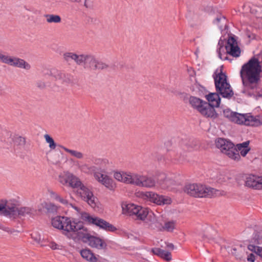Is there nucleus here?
I'll return each mask as SVG.
<instances>
[{"instance_id": "8", "label": "nucleus", "mask_w": 262, "mask_h": 262, "mask_svg": "<svg viewBox=\"0 0 262 262\" xmlns=\"http://www.w3.org/2000/svg\"><path fill=\"white\" fill-rule=\"evenodd\" d=\"M213 103L205 101L202 105L199 106L198 111L203 116L215 119L218 117L219 114L215 111Z\"/></svg>"}, {"instance_id": "37", "label": "nucleus", "mask_w": 262, "mask_h": 262, "mask_svg": "<svg viewBox=\"0 0 262 262\" xmlns=\"http://www.w3.org/2000/svg\"><path fill=\"white\" fill-rule=\"evenodd\" d=\"M250 243L256 244L260 245L262 244V235L259 232H255L253 234V237L250 241Z\"/></svg>"}, {"instance_id": "44", "label": "nucleus", "mask_w": 262, "mask_h": 262, "mask_svg": "<svg viewBox=\"0 0 262 262\" xmlns=\"http://www.w3.org/2000/svg\"><path fill=\"white\" fill-rule=\"evenodd\" d=\"M58 180L63 185H68L69 174L66 176H59Z\"/></svg>"}, {"instance_id": "10", "label": "nucleus", "mask_w": 262, "mask_h": 262, "mask_svg": "<svg viewBox=\"0 0 262 262\" xmlns=\"http://www.w3.org/2000/svg\"><path fill=\"white\" fill-rule=\"evenodd\" d=\"M144 195L145 196V199L159 205L168 204L171 203L170 199L166 198L163 195L158 194L154 192H146Z\"/></svg>"}, {"instance_id": "49", "label": "nucleus", "mask_w": 262, "mask_h": 262, "mask_svg": "<svg viewBox=\"0 0 262 262\" xmlns=\"http://www.w3.org/2000/svg\"><path fill=\"white\" fill-rule=\"evenodd\" d=\"M36 85L37 88L41 90L44 89L46 87V84L45 82L41 80H38L36 81Z\"/></svg>"}, {"instance_id": "55", "label": "nucleus", "mask_w": 262, "mask_h": 262, "mask_svg": "<svg viewBox=\"0 0 262 262\" xmlns=\"http://www.w3.org/2000/svg\"><path fill=\"white\" fill-rule=\"evenodd\" d=\"M50 194L51 196L56 201H57L59 198L60 197V196L57 193L52 191L50 192Z\"/></svg>"}, {"instance_id": "21", "label": "nucleus", "mask_w": 262, "mask_h": 262, "mask_svg": "<svg viewBox=\"0 0 262 262\" xmlns=\"http://www.w3.org/2000/svg\"><path fill=\"white\" fill-rule=\"evenodd\" d=\"M82 257L89 262H97L98 258L91 250L85 248L80 251Z\"/></svg>"}, {"instance_id": "11", "label": "nucleus", "mask_w": 262, "mask_h": 262, "mask_svg": "<svg viewBox=\"0 0 262 262\" xmlns=\"http://www.w3.org/2000/svg\"><path fill=\"white\" fill-rule=\"evenodd\" d=\"M2 204L4 206V208L2 211L1 215L9 217L10 218H16V204L11 201L7 200H2Z\"/></svg>"}, {"instance_id": "51", "label": "nucleus", "mask_w": 262, "mask_h": 262, "mask_svg": "<svg viewBox=\"0 0 262 262\" xmlns=\"http://www.w3.org/2000/svg\"><path fill=\"white\" fill-rule=\"evenodd\" d=\"M31 236L34 240L38 243H40L41 241L40 235H37L36 233H32Z\"/></svg>"}, {"instance_id": "57", "label": "nucleus", "mask_w": 262, "mask_h": 262, "mask_svg": "<svg viewBox=\"0 0 262 262\" xmlns=\"http://www.w3.org/2000/svg\"><path fill=\"white\" fill-rule=\"evenodd\" d=\"M166 246L167 248H169L171 250H173L174 249V246L172 243H167L166 244Z\"/></svg>"}, {"instance_id": "6", "label": "nucleus", "mask_w": 262, "mask_h": 262, "mask_svg": "<svg viewBox=\"0 0 262 262\" xmlns=\"http://www.w3.org/2000/svg\"><path fill=\"white\" fill-rule=\"evenodd\" d=\"M194 191L197 193L196 198H211L221 194L220 190L201 184H197V187L195 188Z\"/></svg>"}, {"instance_id": "45", "label": "nucleus", "mask_w": 262, "mask_h": 262, "mask_svg": "<svg viewBox=\"0 0 262 262\" xmlns=\"http://www.w3.org/2000/svg\"><path fill=\"white\" fill-rule=\"evenodd\" d=\"M11 61V57H9L8 56L3 55L0 53V61L9 64Z\"/></svg>"}, {"instance_id": "59", "label": "nucleus", "mask_w": 262, "mask_h": 262, "mask_svg": "<svg viewBox=\"0 0 262 262\" xmlns=\"http://www.w3.org/2000/svg\"><path fill=\"white\" fill-rule=\"evenodd\" d=\"M4 208V206L2 204V202L0 203V214L1 215L2 211Z\"/></svg>"}, {"instance_id": "48", "label": "nucleus", "mask_w": 262, "mask_h": 262, "mask_svg": "<svg viewBox=\"0 0 262 262\" xmlns=\"http://www.w3.org/2000/svg\"><path fill=\"white\" fill-rule=\"evenodd\" d=\"M46 208L47 209L48 211L50 212H53L56 210V206L54 204L51 203H50L49 204H47Z\"/></svg>"}, {"instance_id": "33", "label": "nucleus", "mask_w": 262, "mask_h": 262, "mask_svg": "<svg viewBox=\"0 0 262 262\" xmlns=\"http://www.w3.org/2000/svg\"><path fill=\"white\" fill-rule=\"evenodd\" d=\"M189 102L193 108L198 110L199 106L202 105L205 101L194 96H190Z\"/></svg>"}, {"instance_id": "39", "label": "nucleus", "mask_w": 262, "mask_h": 262, "mask_svg": "<svg viewBox=\"0 0 262 262\" xmlns=\"http://www.w3.org/2000/svg\"><path fill=\"white\" fill-rule=\"evenodd\" d=\"M73 52H66L63 54V58L64 61L66 62L69 65L71 64V62L73 60V57L75 55Z\"/></svg>"}, {"instance_id": "31", "label": "nucleus", "mask_w": 262, "mask_h": 262, "mask_svg": "<svg viewBox=\"0 0 262 262\" xmlns=\"http://www.w3.org/2000/svg\"><path fill=\"white\" fill-rule=\"evenodd\" d=\"M138 208V211L136 214L137 219L144 220L148 215H149V212L148 208L142 207L141 206H139Z\"/></svg>"}, {"instance_id": "14", "label": "nucleus", "mask_w": 262, "mask_h": 262, "mask_svg": "<svg viewBox=\"0 0 262 262\" xmlns=\"http://www.w3.org/2000/svg\"><path fill=\"white\" fill-rule=\"evenodd\" d=\"M94 176L96 180L106 187L110 190L114 189L115 184L114 183L113 180L110 177L99 172L97 173L96 172H95Z\"/></svg>"}, {"instance_id": "38", "label": "nucleus", "mask_w": 262, "mask_h": 262, "mask_svg": "<svg viewBox=\"0 0 262 262\" xmlns=\"http://www.w3.org/2000/svg\"><path fill=\"white\" fill-rule=\"evenodd\" d=\"M63 149L66 151V152L70 154L72 156L77 158V159H82L83 157V155L82 152L80 151H78L77 150H72L70 149L69 148H67L64 147H62Z\"/></svg>"}, {"instance_id": "42", "label": "nucleus", "mask_w": 262, "mask_h": 262, "mask_svg": "<svg viewBox=\"0 0 262 262\" xmlns=\"http://www.w3.org/2000/svg\"><path fill=\"white\" fill-rule=\"evenodd\" d=\"M218 45L219 46H220V48L219 50H217V52H218V54H219V57L221 59H224V60H228V57L226 56L224 58H222V54H221V49L223 48L224 46V40H223L221 38L220 39L219 41V43H218Z\"/></svg>"}, {"instance_id": "2", "label": "nucleus", "mask_w": 262, "mask_h": 262, "mask_svg": "<svg viewBox=\"0 0 262 262\" xmlns=\"http://www.w3.org/2000/svg\"><path fill=\"white\" fill-rule=\"evenodd\" d=\"M261 66L258 58L252 57L242 67L240 76L244 89L242 92L249 96L253 95L251 91L256 89L257 83L260 80Z\"/></svg>"}, {"instance_id": "19", "label": "nucleus", "mask_w": 262, "mask_h": 262, "mask_svg": "<svg viewBox=\"0 0 262 262\" xmlns=\"http://www.w3.org/2000/svg\"><path fill=\"white\" fill-rule=\"evenodd\" d=\"M151 252L153 254L158 256L167 261H170L172 259L171 254L170 252L159 248H153L151 249Z\"/></svg>"}, {"instance_id": "60", "label": "nucleus", "mask_w": 262, "mask_h": 262, "mask_svg": "<svg viewBox=\"0 0 262 262\" xmlns=\"http://www.w3.org/2000/svg\"><path fill=\"white\" fill-rule=\"evenodd\" d=\"M70 205H71V206H72V207H73L75 210H77V211H78V210H79V208H78V207H76V206H73L71 204H70Z\"/></svg>"}, {"instance_id": "50", "label": "nucleus", "mask_w": 262, "mask_h": 262, "mask_svg": "<svg viewBox=\"0 0 262 262\" xmlns=\"http://www.w3.org/2000/svg\"><path fill=\"white\" fill-rule=\"evenodd\" d=\"M177 94L180 95V97L182 98L184 101H186L189 99V95L186 93L179 92Z\"/></svg>"}, {"instance_id": "32", "label": "nucleus", "mask_w": 262, "mask_h": 262, "mask_svg": "<svg viewBox=\"0 0 262 262\" xmlns=\"http://www.w3.org/2000/svg\"><path fill=\"white\" fill-rule=\"evenodd\" d=\"M245 115L244 114L233 112L229 120L237 124H242L244 123V119H245Z\"/></svg>"}, {"instance_id": "5", "label": "nucleus", "mask_w": 262, "mask_h": 262, "mask_svg": "<svg viewBox=\"0 0 262 262\" xmlns=\"http://www.w3.org/2000/svg\"><path fill=\"white\" fill-rule=\"evenodd\" d=\"M81 219L89 224H93L106 231L115 232L117 228L112 224L98 217H94L85 212L81 213Z\"/></svg>"}, {"instance_id": "29", "label": "nucleus", "mask_w": 262, "mask_h": 262, "mask_svg": "<svg viewBox=\"0 0 262 262\" xmlns=\"http://www.w3.org/2000/svg\"><path fill=\"white\" fill-rule=\"evenodd\" d=\"M107 160L106 159H96L94 161V163L96 165L98 166L99 167H97L96 166H91L90 168V170L96 171V170H98L99 169L103 168L106 164L107 163Z\"/></svg>"}, {"instance_id": "28", "label": "nucleus", "mask_w": 262, "mask_h": 262, "mask_svg": "<svg viewBox=\"0 0 262 262\" xmlns=\"http://www.w3.org/2000/svg\"><path fill=\"white\" fill-rule=\"evenodd\" d=\"M197 184H187L183 188L184 191L188 195L195 197L197 193L194 191L195 188H196Z\"/></svg>"}, {"instance_id": "36", "label": "nucleus", "mask_w": 262, "mask_h": 262, "mask_svg": "<svg viewBox=\"0 0 262 262\" xmlns=\"http://www.w3.org/2000/svg\"><path fill=\"white\" fill-rule=\"evenodd\" d=\"M45 17L47 18V21L49 23H59L61 21V18L58 15L46 14Z\"/></svg>"}, {"instance_id": "18", "label": "nucleus", "mask_w": 262, "mask_h": 262, "mask_svg": "<svg viewBox=\"0 0 262 262\" xmlns=\"http://www.w3.org/2000/svg\"><path fill=\"white\" fill-rule=\"evenodd\" d=\"M200 141L195 139H189L188 140L183 141L182 146L184 150L191 151L199 147Z\"/></svg>"}, {"instance_id": "58", "label": "nucleus", "mask_w": 262, "mask_h": 262, "mask_svg": "<svg viewBox=\"0 0 262 262\" xmlns=\"http://www.w3.org/2000/svg\"><path fill=\"white\" fill-rule=\"evenodd\" d=\"M257 255L262 258V248L261 250L258 249V250L257 251Z\"/></svg>"}, {"instance_id": "30", "label": "nucleus", "mask_w": 262, "mask_h": 262, "mask_svg": "<svg viewBox=\"0 0 262 262\" xmlns=\"http://www.w3.org/2000/svg\"><path fill=\"white\" fill-rule=\"evenodd\" d=\"M213 24L217 25L221 30H222L224 27L226 26L227 19L225 16L219 14L216 18L213 20Z\"/></svg>"}, {"instance_id": "46", "label": "nucleus", "mask_w": 262, "mask_h": 262, "mask_svg": "<svg viewBox=\"0 0 262 262\" xmlns=\"http://www.w3.org/2000/svg\"><path fill=\"white\" fill-rule=\"evenodd\" d=\"M255 244H250L248 246V249L254 253H255L257 254V251L258 250V249L261 250V247L256 246L254 245Z\"/></svg>"}, {"instance_id": "43", "label": "nucleus", "mask_w": 262, "mask_h": 262, "mask_svg": "<svg viewBox=\"0 0 262 262\" xmlns=\"http://www.w3.org/2000/svg\"><path fill=\"white\" fill-rule=\"evenodd\" d=\"M85 201L93 208H94L96 206V203L95 202V197L94 196L93 193H92V196L89 197Z\"/></svg>"}, {"instance_id": "27", "label": "nucleus", "mask_w": 262, "mask_h": 262, "mask_svg": "<svg viewBox=\"0 0 262 262\" xmlns=\"http://www.w3.org/2000/svg\"><path fill=\"white\" fill-rule=\"evenodd\" d=\"M108 69H111L115 70V66L114 64L109 65L105 62H103L101 60L97 59L96 66L95 67L94 71L96 70H104Z\"/></svg>"}, {"instance_id": "61", "label": "nucleus", "mask_w": 262, "mask_h": 262, "mask_svg": "<svg viewBox=\"0 0 262 262\" xmlns=\"http://www.w3.org/2000/svg\"><path fill=\"white\" fill-rule=\"evenodd\" d=\"M164 182H167V179L166 177H164L163 178Z\"/></svg>"}, {"instance_id": "22", "label": "nucleus", "mask_w": 262, "mask_h": 262, "mask_svg": "<svg viewBox=\"0 0 262 262\" xmlns=\"http://www.w3.org/2000/svg\"><path fill=\"white\" fill-rule=\"evenodd\" d=\"M11 66L20 68H23L26 70H29L31 68V66L24 59L14 57L11 58V61L9 63Z\"/></svg>"}, {"instance_id": "47", "label": "nucleus", "mask_w": 262, "mask_h": 262, "mask_svg": "<svg viewBox=\"0 0 262 262\" xmlns=\"http://www.w3.org/2000/svg\"><path fill=\"white\" fill-rule=\"evenodd\" d=\"M233 112H232L230 109L227 108L223 111V114L225 117L230 120Z\"/></svg>"}, {"instance_id": "35", "label": "nucleus", "mask_w": 262, "mask_h": 262, "mask_svg": "<svg viewBox=\"0 0 262 262\" xmlns=\"http://www.w3.org/2000/svg\"><path fill=\"white\" fill-rule=\"evenodd\" d=\"M16 217L18 216H24L27 214H30L32 211V209L28 207H23L16 209Z\"/></svg>"}, {"instance_id": "34", "label": "nucleus", "mask_w": 262, "mask_h": 262, "mask_svg": "<svg viewBox=\"0 0 262 262\" xmlns=\"http://www.w3.org/2000/svg\"><path fill=\"white\" fill-rule=\"evenodd\" d=\"M13 141L14 146H17L19 148L24 147L26 142L25 138L17 135L13 137Z\"/></svg>"}, {"instance_id": "23", "label": "nucleus", "mask_w": 262, "mask_h": 262, "mask_svg": "<svg viewBox=\"0 0 262 262\" xmlns=\"http://www.w3.org/2000/svg\"><path fill=\"white\" fill-rule=\"evenodd\" d=\"M138 205L134 204H126L125 207L122 206V210L124 213L127 214L129 215H136V213L138 212L139 208Z\"/></svg>"}, {"instance_id": "3", "label": "nucleus", "mask_w": 262, "mask_h": 262, "mask_svg": "<svg viewBox=\"0 0 262 262\" xmlns=\"http://www.w3.org/2000/svg\"><path fill=\"white\" fill-rule=\"evenodd\" d=\"M249 143L250 141H247L242 143L237 144L235 147L234 144L229 139L218 138L215 141L216 147L220 149L222 153L237 161L241 159L238 151H240L241 156L245 157L250 150L251 148L249 146Z\"/></svg>"}, {"instance_id": "25", "label": "nucleus", "mask_w": 262, "mask_h": 262, "mask_svg": "<svg viewBox=\"0 0 262 262\" xmlns=\"http://www.w3.org/2000/svg\"><path fill=\"white\" fill-rule=\"evenodd\" d=\"M77 192L84 201L89 198V197L92 196V192L83 184L80 187V189L77 191Z\"/></svg>"}, {"instance_id": "20", "label": "nucleus", "mask_w": 262, "mask_h": 262, "mask_svg": "<svg viewBox=\"0 0 262 262\" xmlns=\"http://www.w3.org/2000/svg\"><path fill=\"white\" fill-rule=\"evenodd\" d=\"M220 95H221V93L216 91L215 93H209L208 94L205 95V98L208 101L207 102L213 103V102H215V103L214 104V107H219L221 102V98Z\"/></svg>"}, {"instance_id": "53", "label": "nucleus", "mask_w": 262, "mask_h": 262, "mask_svg": "<svg viewBox=\"0 0 262 262\" xmlns=\"http://www.w3.org/2000/svg\"><path fill=\"white\" fill-rule=\"evenodd\" d=\"M255 259V256L254 254L250 253L247 257V260L250 262H254Z\"/></svg>"}, {"instance_id": "40", "label": "nucleus", "mask_w": 262, "mask_h": 262, "mask_svg": "<svg viewBox=\"0 0 262 262\" xmlns=\"http://www.w3.org/2000/svg\"><path fill=\"white\" fill-rule=\"evenodd\" d=\"M44 137L46 139V141L49 143L50 148L53 149H55L56 146V144L53 139L48 134H46Z\"/></svg>"}, {"instance_id": "24", "label": "nucleus", "mask_w": 262, "mask_h": 262, "mask_svg": "<svg viewBox=\"0 0 262 262\" xmlns=\"http://www.w3.org/2000/svg\"><path fill=\"white\" fill-rule=\"evenodd\" d=\"M243 124L247 125L257 126L261 125V122L256 117L245 115Z\"/></svg>"}, {"instance_id": "9", "label": "nucleus", "mask_w": 262, "mask_h": 262, "mask_svg": "<svg viewBox=\"0 0 262 262\" xmlns=\"http://www.w3.org/2000/svg\"><path fill=\"white\" fill-rule=\"evenodd\" d=\"M132 184L138 186L151 187L155 186V181L151 177L134 173Z\"/></svg>"}, {"instance_id": "16", "label": "nucleus", "mask_w": 262, "mask_h": 262, "mask_svg": "<svg viewBox=\"0 0 262 262\" xmlns=\"http://www.w3.org/2000/svg\"><path fill=\"white\" fill-rule=\"evenodd\" d=\"M156 222L151 223L150 224V227L151 228L155 229L157 228V230L159 231H167L168 232H172L174 228V223L173 222H166L164 226H162L161 223L156 221L155 217H154L153 221Z\"/></svg>"}, {"instance_id": "15", "label": "nucleus", "mask_w": 262, "mask_h": 262, "mask_svg": "<svg viewBox=\"0 0 262 262\" xmlns=\"http://www.w3.org/2000/svg\"><path fill=\"white\" fill-rule=\"evenodd\" d=\"M97 58L91 54H84L82 65L85 69L94 71Z\"/></svg>"}, {"instance_id": "17", "label": "nucleus", "mask_w": 262, "mask_h": 262, "mask_svg": "<svg viewBox=\"0 0 262 262\" xmlns=\"http://www.w3.org/2000/svg\"><path fill=\"white\" fill-rule=\"evenodd\" d=\"M134 173L115 172L114 178L119 181L123 182L127 184H132Z\"/></svg>"}, {"instance_id": "56", "label": "nucleus", "mask_w": 262, "mask_h": 262, "mask_svg": "<svg viewBox=\"0 0 262 262\" xmlns=\"http://www.w3.org/2000/svg\"><path fill=\"white\" fill-rule=\"evenodd\" d=\"M57 201H58L60 203H61L64 205L68 204V201L67 200L61 198L60 196L59 198V199H58V200Z\"/></svg>"}, {"instance_id": "54", "label": "nucleus", "mask_w": 262, "mask_h": 262, "mask_svg": "<svg viewBox=\"0 0 262 262\" xmlns=\"http://www.w3.org/2000/svg\"><path fill=\"white\" fill-rule=\"evenodd\" d=\"M170 155L171 157H173V159H174L176 160H180L181 158V154H180V156H178V154L175 156V153L174 151H171L170 153Z\"/></svg>"}, {"instance_id": "13", "label": "nucleus", "mask_w": 262, "mask_h": 262, "mask_svg": "<svg viewBox=\"0 0 262 262\" xmlns=\"http://www.w3.org/2000/svg\"><path fill=\"white\" fill-rule=\"evenodd\" d=\"M245 185L254 189H262V176L249 175L246 178Z\"/></svg>"}, {"instance_id": "1", "label": "nucleus", "mask_w": 262, "mask_h": 262, "mask_svg": "<svg viewBox=\"0 0 262 262\" xmlns=\"http://www.w3.org/2000/svg\"><path fill=\"white\" fill-rule=\"evenodd\" d=\"M52 226L58 229L68 233L77 232L78 238L83 243L88 244L92 248L98 249H104L107 245L105 242L99 237L92 235L87 232L88 229L83 226V223L75 219L71 220L70 217L64 216H57L52 219Z\"/></svg>"}, {"instance_id": "7", "label": "nucleus", "mask_w": 262, "mask_h": 262, "mask_svg": "<svg viewBox=\"0 0 262 262\" xmlns=\"http://www.w3.org/2000/svg\"><path fill=\"white\" fill-rule=\"evenodd\" d=\"M226 54L234 57H238L241 55V49L237 45V41L234 36L229 37L225 45Z\"/></svg>"}, {"instance_id": "41", "label": "nucleus", "mask_w": 262, "mask_h": 262, "mask_svg": "<svg viewBox=\"0 0 262 262\" xmlns=\"http://www.w3.org/2000/svg\"><path fill=\"white\" fill-rule=\"evenodd\" d=\"M83 55H84V54H81L78 55V54H77L75 53L74 56L73 60L74 61L77 65L81 66Z\"/></svg>"}, {"instance_id": "4", "label": "nucleus", "mask_w": 262, "mask_h": 262, "mask_svg": "<svg viewBox=\"0 0 262 262\" xmlns=\"http://www.w3.org/2000/svg\"><path fill=\"white\" fill-rule=\"evenodd\" d=\"M217 72V70L213 75L216 91L221 93L222 97L229 99L233 96L234 92L228 82L227 76L225 73L223 72L222 70H221L220 72Z\"/></svg>"}, {"instance_id": "12", "label": "nucleus", "mask_w": 262, "mask_h": 262, "mask_svg": "<svg viewBox=\"0 0 262 262\" xmlns=\"http://www.w3.org/2000/svg\"><path fill=\"white\" fill-rule=\"evenodd\" d=\"M50 75L55 80H59L62 83L70 84L73 83V76L68 73L63 72L57 69L50 71Z\"/></svg>"}, {"instance_id": "26", "label": "nucleus", "mask_w": 262, "mask_h": 262, "mask_svg": "<svg viewBox=\"0 0 262 262\" xmlns=\"http://www.w3.org/2000/svg\"><path fill=\"white\" fill-rule=\"evenodd\" d=\"M82 185L80 180L73 174H69L68 186L72 188H78Z\"/></svg>"}, {"instance_id": "52", "label": "nucleus", "mask_w": 262, "mask_h": 262, "mask_svg": "<svg viewBox=\"0 0 262 262\" xmlns=\"http://www.w3.org/2000/svg\"><path fill=\"white\" fill-rule=\"evenodd\" d=\"M60 246L57 245L54 242H52L50 244V247L53 250L60 249Z\"/></svg>"}]
</instances>
